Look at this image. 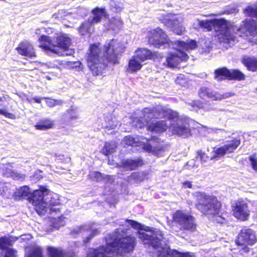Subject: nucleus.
Returning a JSON list of instances; mask_svg holds the SVG:
<instances>
[{
	"label": "nucleus",
	"instance_id": "obj_44",
	"mask_svg": "<svg viewBox=\"0 0 257 257\" xmlns=\"http://www.w3.org/2000/svg\"><path fill=\"white\" fill-rule=\"evenodd\" d=\"M91 178L93 181L99 182L103 179L102 174L98 171L94 172L91 176Z\"/></svg>",
	"mask_w": 257,
	"mask_h": 257
},
{
	"label": "nucleus",
	"instance_id": "obj_53",
	"mask_svg": "<svg viewBox=\"0 0 257 257\" xmlns=\"http://www.w3.org/2000/svg\"><path fill=\"white\" fill-rule=\"evenodd\" d=\"M183 184L185 187H187L188 188H192V184L191 182L186 181L183 183Z\"/></svg>",
	"mask_w": 257,
	"mask_h": 257
},
{
	"label": "nucleus",
	"instance_id": "obj_11",
	"mask_svg": "<svg viewBox=\"0 0 257 257\" xmlns=\"http://www.w3.org/2000/svg\"><path fill=\"white\" fill-rule=\"evenodd\" d=\"M45 194L41 191L34 190L31 193L28 200L34 206L35 210L40 215H44L47 211V203L44 200Z\"/></svg>",
	"mask_w": 257,
	"mask_h": 257
},
{
	"label": "nucleus",
	"instance_id": "obj_37",
	"mask_svg": "<svg viewBox=\"0 0 257 257\" xmlns=\"http://www.w3.org/2000/svg\"><path fill=\"white\" fill-rule=\"evenodd\" d=\"M246 17L254 18L257 19V7L251 5L247 6L243 11Z\"/></svg>",
	"mask_w": 257,
	"mask_h": 257
},
{
	"label": "nucleus",
	"instance_id": "obj_7",
	"mask_svg": "<svg viewBox=\"0 0 257 257\" xmlns=\"http://www.w3.org/2000/svg\"><path fill=\"white\" fill-rule=\"evenodd\" d=\"M239 37L250 41L249 37H257V21L252 19H245L238 27Z\"/></svg>",
	"mask_w": 257,
	"mask_h": 257
},
{
	"label": "nucleus",
	"instance_id": "obj_12",
	"mask_svg": "<svg viewBox=\"0 0 257 257\" xmlns=\"http://www.w3.org/2000/svg\"><path fill=\"white\" fill-rule=\"evenodd\" d=\"M149 113L152 114L153 117L155 118H161L174 120L179 117V114L177 111L163 106L149 109Z\"/></svg>",
	"mask_w": 257,
	"mask_h": 257
},
{
	"label": "nucleus",
	"instance_id": "obj_45",
	"mask_svg": "<svg viewBox=\"0 0 257 257\" xmlns=\"http://www.w3.org/2000/svg\"><path fill=\"white\" fill-rule=\"evenodd\" d=\"M63 101L61 100H56V99H50L47 102L48 106L50 107H53L55 106L58 105H61Z\"/></svg>",
	"mask_w": 257,
	"mask_h": 257
},
{
	"label": "nucleus",
	"instance_id": "obj_29",
	"mask_svg": "<svg viewBox=\"0 0 257 257\" xmlns=\"http://www.w3.org/2000/svg\"><path fill=\"white\" fill-rule=\"evenodd\" d=\"M30 194L29 187L27 186H24L15 192L14 196L16 200H22L26 198L28 199Z\"/></svg>",
	"mask_w": 257,
	"mask_h": 257
},
{
	"label": "nucleus",
	"instance_id": "obj_47",
	"mask_svg": "<svg viewBox=\"0 0 257 257\" xmlns=\"http://www.w3.org/2000/svg\"><path fill=\"white\" fill-rule=\"evenodd\" d=\"M187 45L186 48L190 49L191 50L194 49L197 46L196 42L195 40H190L188 43H185Z\"/></svg>",
	"mask_w": 257,
	"mask_h": 257
},
{
	"label": "nucleus",
	"instance_id": "obj_58",
	"mask_svg": "<svg viewBox=\"0 0 257 257\" xmlns=\"http://www.w3.org/2000/svg\"><path fill=\"white\" fill-rule=\"evenodd\" d=\"M6 101V97L5 96H0V106L3 105L2 102Z\"/></svg>",
	"mask_w": 257,
	"mask_h": 257
},
{
	"label": "nucleus",
	"instance_id": "obj_31",
	"mask_svg": "<svg viewBox=\"0 0 257 257\" xmlns=\"http://www.w3.org/2000/svg\"><path fill=\"white\" fill-rule=\"evenodd\" d=\"M43 248L39 245H34L30 247L25 257H44Z\"/></svg>",
	"mask_w": 257,
	"mask_h": 257
},
{
	"label": "nucleus",
	"instance_id": "obj_38",
	"mask_svg": "<svg viewBox=\"0 0 257 257\" xmlns=\"http://www.w3.org/2000/svg\"><path fill=\"white\" fill-rule=\"evenodd\" d=\"M197 156L200 159V161L202 163H204L208 161L209 160H212L211 157L207 156L204 152L199 150L197 152Z\"/></svg>",
	"mask_w": 257,
	"mask_h": 257
},
{
	"label": "nucleus",
	"instance_id": "obj_39",
	"mask_svg": "<svg viewBox=\"0 0 257 257\" xmlns=\"http://www.w3.org/2000/svg\"><path fill=\"white\" fill-rule=\"evenodd\" d=\"M125 222L130 225L133 228L136 229H142V226L140 223L134 220L126 219Z\"/></svg>",
	"mask_w": 257,
	"mask_h": 257
},
{
	"label": "nucleus",
	"instance_id": "obj_2",
	"mask_svg": "<svg viewBox=\"0 0 257 257\" xmlns=\"http://www.w3.org/2000/svg\"><path fill=\"white\" fill-rule=\"evenodd\" d=\"M137 244L134 236L127 235L114 238L112 241L91 248L85 257H118L132 252Z\"/></svg>",
	"mask_w": 257,
	"mask_h": 257
},
{
	"label": "nucleus",
	"instance_id": "obj_33",
	"mask_svg": "<svg viewBox=\"0 0 257 257\" xmlns=\"http://www.w3.org/2000/svg\"><path fill=\"white\" fill-rule=\"evenodd\" d=\"M245 79V75L236 69H229V80L242 81Z\"/></svg>",
	"mask_w": 257,
	"mask_h": 257
},
{
	"label": "nucleus",
	"instance_id": "obj_50",
	"mask_svg": "<svg viewBox=\"0 0 257 257\" xmlns=\"http://www.w3.org/2000/svg\"><path fill=\"white\" fill-rule=\"evenodd\" d=\"M130 178H131L132 179H133L134 180L136 181H141L140 179V173L139 172H134L131 174V175L130 176Z\"/></svg>",
	"mask_w": 257,
	"mask_h": 257
},
{
	"label": "nucleus",
	"instance_id": "obj_55",
	"mask_svg": "<svg viewBox=\"0 0 257 257\" xmlns=\"http://www.w3.org/2000/svg\"><path fill=\"white\" fill-rule=\"evenodd\" d=\"M103 151V154L105 156H107L110 154V151L107 149V147L106 145L104 146Z\"/></svg>",
	"mask_w": 257,
	"mask_h": 257
},
{
	"label": "nucleus",
	"instance_id": "obj_26",
	"mask_svg": "<svg viewBox=\"0 0 257 257\" xmlns=\"http://www.w3.org/2000/svg\"><path fill=\"white\" fill-rule=\"evenodd\" d=\"M54 123L53 121L49 118H44L40 119L34 125L35 128L37 130L44 131L52 128L54 127Z\"/></svg>",
	"mask_w": 257,
	"mask_h": 257
},
{
	"label": "nucleus",
	"instance_id": "obj_15",
	"mask_svg": "<svg viewBox=\"0 0 257 257\" xmlns=\"http://www.w3.org/2000/svg\"><path fill=\"white\" fill-rule=\"evenodd\" d=\"M54 49L56 52L54 53L57 54L60 56H63V52L68 50L69 47L71 44V39L70 38L63 34H59L54 37Z\"/></svg>",
	"mask_w": 257,
	"mask_h": 257
},
{
	"label": "nucleus",
	"instance_id": "obj_52",
	"mask_svg": "<svg viewBox=\"0 0 257 257\" xmlns=\"http://www.w3.org/2000/svg\"><path fill=\"white\" fill-rule=\"evenodd\" d=\"M176 254L179 255V257H189L190 256L189 252H180L176 250L175 251Z\"/></svg>",
	"mask_w": 257,
	"mask_h": 257
},
{
	"label": "nucleus",
	"instance_id": "obj_6",
	"mask_svg": "<svg viewBox=\"0 0 257 257\" xmlns=\"http://www.w3.org/2000/svg\"><path fill=\"white\" fill-rule=\"evenodd\" d=\"M172 220L181 227L182 230H193L196 228L194 217L178 210L173 214Z\"/></svg>",
	"mask_w": 257,
	"mask_h": 257
},
{
	"label": "nucleus",
	"instance_id": "obj_25",
	"mask_svg": "<svg viewBox=\"0 0 257 257\" xmlns=\"http://www.w3.org/2000/svg\"><path fill=\"white\" fill-rule=\"evenodd\" d=\"M214 73V78L217 81H221L226 79L229 80V69L225 67L215 69Z\"/></svg>",
	"mask_w": 257,
	"mask_h": 257
},
{
	"label": "nucleus",
	"instance_id": "obj_19",
	"mask_svg": "<svg viewBox=\"0 0 257 257\" xmlns=\"http://www.w3.org/2000/svg\"><path fill=\"white\" fill-rule=\"evenodd\" d=\"M91 12L93 16L90 20L94 24L100 23L103 17L105 19L109 18V15L105 7H96L91 11Z\"/></svg>",
	"mask_w": 257,
	"mask_h": 257
},
{
	"label": "nucleus",
	"instance_id": "obj_62",
	"mask_svg": "<svg viewBox=\"0 0 257 257\" xmlns=\"http://www.w3.org/2000/svg\"><path fill=\"white\" fill-rule=\"evenodd\" d=\"M172 257H175V256H174V255H173V256H172Z\"/></svg>",
	"mask_w": 257,
	"mask_h": 257
},
{
	"label": "nucleus",
	"instance_id": "obj_59",
	"mask_svg": "<svg viewBox=\"0 0 257 257\" xmlns=\"http://www.w3.org/2000/svg\"><path fill=\"white\" fill-rule=\"evenodd\" d=\"M33 99L37 103H40L41 102V99L40 98H34Z\"/></svg>",
	"mask_w": 257,
	"mask_h": 257
},
{
	"label": "nucleus",
	"instance_id": "obj_27",
	"mask_svg": "<svg viewBox=\"0 0 257 257\" xmlns=\"http://www.w3.org/2000/svg\"><path fill=\"white\" fill-rule=\"evenodd\" d=\"M173 133L178 136L187 137L191 135V129L185 125L177 124L173 127Z\"/></svg>",
	"mask_w": 257,
	"mask_h": 257
},
{
	"label": "nucleus",
	"instance_id": "obj_60",
	"mask_svg": "<svg viewBox=\"0 0 257 257\" xmlns=\"http://www.w3.org/2000/svg\"><path fill=\"white\" fill-rule=\"evenodd\" d=\"M118 21L119 22H120L121 23H122V21H121V19H120V18H119V19H118Z\"/></svg>",
	"mask_w": 257,
	"mask_h": 257
},
{
	"label": "nucleus",
	"instance_id": "obj_54",
	"mask_svg": "<svg viewBox=\"0 0 257 257\" xmlns=\"http://www.w3.org/2000/svg\"><path fill=\"white\" fill-rule=\"evenodd\" d=\"M37 191H41L43 194H45V193L47 192L48 191V189L46 188V187L43 186H40V189L36 190Z\"/></svg>",
	"mask_w": 257,
	"mask_h": 257
},
{
	"label": "nucleus",
	"instance_id": "obj_34",
	"mask_svg": "<svg viewBox=\"0 0 257 257\" xmlns=\"http://www.w3.org/2000/svg\"><path fill=\"white\" fill-rule=\"evenodd\" d=\"M138 234L139 238L144 242V244H149L154 247H156V245L154 243L155 238L153 235H148L143 231H139Z\"/></svg>",
	"mask_w": 257,
	"mask_h": 257
},
{
	"label": "nucleus",
	"instance_id": "obj_18",
	"mask_svg": "<svg viewBox=\"0 0 257 257\" xmlns=\"http://www.w3.org/2000/svg\"><path fill=\"white\" fill-rule=\"evenodd\" d=\"M15 49L21 56L30 58L36 57L33 45L27 40L21 41Z\"/></svg>",
	"mask_w": 257,
	"mask_h": 257
},
{
	"label": "nucleus",
	"instance_id": "obj_61",
	"mask_svg": "<svg viewBox=\"0 0 257 257\" xmlns=\"http://www.w3.org/2000/svg\"><path fill=\"white\" fill-rule=\"evenodd\" d=\"M255 89H256V91H257V88H256Z\"/></svg>",
	"mask_w": 257,
	"mask_h": 257
},
{
	"label": "nucleus",
	"instance_id": "obj_42",
	"mask_svg": "<svg viewBox=\"0 0 257 257\" xmlns=\"http://www.w3.org/2000/svg\"><path fill=\"white\" fill-rule=\"evenodd\" d=\"M0 115H4L6 117L12 119H15L16 118V116L15 114L8 112L6 109L4 108H0Z\"/></svg>",
	"mask_w": 257,
	"mask_h": 257
},
{
	"label": "nucleus",
	"instance_id": "obj_17",
	"mask_svg": "<svg viewBox=\"0 0 257 257\" xmlns=\"http://www.w3.org/2000/svg\"><path fill=\"white\" fill-rule=\"evenodd\" d=\"M199 97L205 101H217L224 98V95L215 92L206 87H201L198 91Z\"/></svg>",
	"mask_w": 257,
	"mask_h": 257
},
{
	"label": "nucleus",
	"instance_id": "obj_14",
	"mask_svg": "<svg viewBox=\"0 0 257 257\" xmlns=\"http://www.w3.org/2000/svg\"><path fill=\"white\" fill-rule=\"evenodd\" d=\"M233 215L237 219L245 221L249 216L248 204L243 200L237 201L232 206Z\"/></svg>",
	"mask_w": 257,
	"mask_h": 257
},
{
	"label": "nucleus",
	"instance_id": "obj_43",
	"mask_svg": "<svg viewBox=\"0 0 257 257\" xmlns=\"http://www.w3.org/2000/svg\"><path fill=\"white\" fill-rule=\"evenodd\" d=\"M175 82L181 86H184L187 83V79L184 75L180 74L175 79Z\"/></svg>",
	"mask_w": 257,
	"mask_h": 257
},
{
	"label": "nucleus",
	"instance_id": "obj_56",
	"mask_svg": "<svg viewBox=\"0 0 257 257\" xmlns=\"http://www.w3.org/2000/svg\"><path fill=\"white\" fill-rule=\"evenodd\" d=\"M98 233H99V231H98V230L97 229H94L89 234L93 238V237H94L95 235H96Z\"/></svg>",
	"mask_w": 257,
	"mask_h": 257
},
{
	"label": "nucleus",
	"instance_id": "obj_1",
	"mask_svg": "<svg viewBox=\"0 0 257 257\" xmlns=\"http://www.w3.org/2000/svg\"><path fill=\"white\" fill-rule=\"evenodd\" d=\"M119 45L116 40L111 39L104 45V53L98 44L93 43L89 45L85 56L87 66L94 76L101 75L108 67V63L113 64L119 63L116 50Z\"/></svg>",
	"mask_w": 257,
	"mask_h": 257
},
{
	"label": "nucleus",
	"instance_id": "obj_5",
	"mask_svg": "<svg viewBox=\"0 0 257 257\" xmlns=\"http://www.w3.org/2000/svg\"><path fill=\"white\" fill-rule=\"evenodd\" d=\"M240 143L241 140L238 137L232 138L231 140L226 141L223 146L213 148L214 154L211 159H215L223 157L226 154L233 153Z\"/></svg>",
	"mask_w": 257,
	"mask_h": 257
},
{
	"label": "nucleus",
	"instance_id": "obj_51",
	"mask_svg": "<svg viewBox=\"0 0 257 257\" xmlns=\"http://www.w3.org/2000/svg\"><path fill=\"white\" fill-rule=\"evenodd\" d=\"M143 148L146 151L151 152L153 151L152 145L149 143H147L144 145Z\"/></svg>",
	"mask_w": 257,
	"mask_h": 257
},
{
	"label": "nucleus",
	"instance_id": "obj_36",
	"mask_svg": "<svg viewBox=\"0 0 257 257\" xmlns=\"http://www.w3.org/2000/svg\"><path fill=\"white\" fill-rule=\"evenodd\" d=\"M65 120L68 123H70L71 122L78 118V116L73 108L67 109L65 113Z\"/></svg>",
	"mask_w": 257,
	"mask_h": 257
},
{
	"label": "nucleus",
	"instance_id": "obj_30",
	"mask_svg": "<svg viewBox=\"0 0 257 257\" xmlns=\"http://www.w3.org/2000/svg\"><path fill=\"white\" fill-rule=\"evenodd\" d=\"M48 257H66V253L62 249L53 246H49L47 248Z\"/></svg>",
	"mask_w": 257,
	"mask_h": 257
},
{
	"label": "nucleus",
	"instance_id": "obj_22",
	"mask_svg": "<svg viewBox=\"0 0 257 257\" xmlns=\"http://www.w3.org/2000/svg\"><path fill=\"white\" fill-rule=\"evenodd\" d=\"M241 63L249 71H257V58L253 56H244L241 60Z\"/></svg>",
	"mask_w": 257,
	"mask_h": 257
},
{
	"label": "nucleus",
	"instance_id": "obj_16",
	"mask_svg": "<svg viewBox=\"0 0 257 257\" xmlns=\"http://www.w3.org/2000/svg\"><path fill=\"white\" fill-rule=\"evenodd\" d=\"M189 58L187 54L182 51L178 50L177 53H169L166 58L168 67H176L182 61H186Z\"/></svg>",
	"mask_w": 257,
	"mask_h": 257
},
{
	"label": "nucleus",
	"instance_id": "obj_57",
	"mask_svg": "<svg viewBox=\"0 0 257 257\" xmlns=\"http://www.w3.org/2000/svg\"><path fill=\"white\" fill-rule=\"evenodd\" d=\"M92 238V237H91V235H90V234H89L85 238V240H84V242L85 243H87L89 242Z\"/></svg>",
	"mask_w": 257,
	"mask_h": 257
},
{
	"label": "nucleus",
	"instance_id": "obj_13",
	"mask_svg": "<svg viewBox=\"0 0 257 257\" xmlns=\"http://www.w3.org/2000/svg\"><path fill=\"white\" fill-rule=\"evenodd\" d=\"M257 241L254 232L249 228L241 229L235 240L236 244L242 246L245 244L252 245Z\"/></svg>",
	"mask_w": 257,
	"mask_h": 257
},
{
	"label": "nucleus",
	"instance_id": "obj_20",
	"mask_svg": "<svg viewBox=\"0 0 257 257\" xmlns=\"http://www.w3.org/2000/svg\"><path fill=\"white\" fill-rule=\"evenodd\" d=\"M134 56L141 62H143L148 59H155L157 55L147 48H138L135 51Z\"/></svg>",
	"mask_w": 257,
	"mask_h": 257
},
{
	"label": "nucleus",
	"instance_id": "obj_35",
	"mask_svg": "<svg viewBox=\"0 0 257 257\" xmlns=\"http://www.w3.org/2000/svg\"><path fill=\"white\" fill-rule=\"evenodd\" d=\"M94 24L92 23L90 20H87L83 22L78 27L79 32L82 35H85L87 33H90L91 27Z\"/></svg>",
	"mask_w": 257,
	"mask_h": 257
},
{
	"label": "nucleus",
	"instance_id": "obj_21",
	"mask_svg": "<svg viewBox=\"0 0 257 257\" xmlns=\"http://www.w3.org/2000/svg\"><path fill=\"white\" fill-rule=\"evenodd\" d=\"M38 41L40 47L44 50L50 51L53 53L57 52L54 49V37L52 39L50 37L43 35L39 37Z\"/></svg>",
	"mask_w": 257,
	"mask_h": 257
},
{
	"label": "nucleus",
	"instance_id": "obj_9",
	"mask_svg": "<svg viewBox=\"0 0 257 257\" xmlns=\"http://www.w3.org/2000/svg\"><path fill=\"white\" fill-rule=\"evenodd\" d=\"M160 21L165 26L171 28L172 31L176 35H182L186 31L185 27L179 22L176 14L168 13L163 15L160 18Z\"/></svg>",
	"mask_w": 257,
	"mask_h": 257
},
{
	"label": "nucleus",
	"instance_id": "obj_28",
	"mask_svg": "<svg viewBox=\"0 0 257 257\" xmlns=\"http://www.w3.org/2000/svg\"><path fill=\"white\" fill-rule=\"evenodd\" d=\"M143 65L134 56L129 60L126 71L129 73H135L141 70Z\"/></svg>",
	"mask_w": 257,
	"mask_h": 257
},
{
	"label": "nucleus",
	"instance_id": "obj_4",
	"mask_svg": "<svg viewBox=\"0 0 257 257\" xmlns=\"http://www.w3.org/2000/svg\"><path fill=\"white\" fill-rule=\"evenodd\" d=\"M146 38L150 46L157 48L169 46L171 43L166 32L160 27L149 31Z\"/></svg>",
	"mask_w": 257,
	"mask_h": 257
},
{
	"label": "nucleus",
	"instance_id": "obj_3",
	"mask_svg": "<svg viewBox=\"0 0 257 257\" xmlns=\"http://www.w3.org/2000/svg\"><path fill=\"white\" fill-rule=\"evenodd\" d=\"M196 197L195 207L204 215L211 217H220L222 203L216 196L209 195L204 192H199L197 193Z\"/></svg>",
	"mask_w": 257,
	"mask_h": 257
},
{
	"label": "nucleus",
	"instance_id": "obj_46",
	"mask_svg": "<svg viewBox=\"0 0 257 257\" xmlns=\"http://www.w3.org/2000/svg\"><path fill=\"white\" fill-rule=\"evenodd\" d=\"M110 10L113 13H119L121 12L122 8L115 4L110 6Z\"/></svg>",
	"mask_w": 257,
	"mask_h": 257
},
{
	"label": "nucleus",
	"instance_id": "obj_32",
	"mask_svg": "<svg viewBox=\"0 0 257 257\" xmlns=\"http://www.w3.org/2000/svg\"><path fill=\"white\" fill-rule=\"evenodd\" d=\"M16 239H13L11 236H4L0 237V249L5 250L12 246Z\"/></svg>",
	"mask_w": 257,
	"mask_h": 257
},
{
	"label": "nucleus",
	"instance_id": "obj_41",
	"mask_svg": "<svg viewBox=\"0 0 257 257\" xmlns=\"http://www.w3.org/2000/svg\"><path fill=\"white\" fill-rule=\"evenodd\" d=\"M17 250L13 248L5 250L4 257H17Z\"/></svg>",
	"mask_w": 257,
	"mask_h": 257
},
{
	"label": "nucleus",
	"instance_id": "obj_23",
	"mask_svg": "<svg viewBox=\"0 0 257 257\" xmlns=\"http://www.w3.org/2000/svg\"><path fill=\"white\" fill-rule=\"evenodd\" d=\"M121 165L123 168L132 171L137 169L138 167L143 166L144 162L142 159H126L121 162Z\"/></svg>",
	"mask_w": 257,
	"mask_h": 257
},
{
	"label": "nucleus",
	"instance_id": "obj_8",
	"mask_svg": "<svg viewBox=\"0 0 257 257\" xmlns=\"http://www.w3.org/2000/svg\"><path fill=\"white\" fill-rule=\"evenodd\" d=\"M219 30L217 34L218 38L220 42L228 44L230 42H234L237 40L239 33L238 27L233 25H228L227 21L226 20V24L221 29H218Z\"/></svg>",
	"mask_w": 257,
	"mask_h": 257
},
{
	"label": "nucleus",
	"instance_id": "obj_10",
	"mask_svg": "<svg viewBox=\"0 0 257 257\" xmlns=\"http://www.w3.org/2000/svg\"><path fill=\"white\" fill-rule=\"evenodd\" d=\"M198 24H193V28L197 31L211 32L213 29H221L226 24V20L223 18L200 20L197 19Z\"/></svg>",
	"mask_w": 257,
	"mask_h": 257
},
{
	"label": "nucleus",
	"instance_id": "obj_48",
	"mask_svg": "<svg viewBox=\"0 0 257 257\" xmlns=\"http://www.w3.org/2000/svg\"><path fill=\"white\" fill-rule=\"evenodd\" d=\"M173 255V252L170 253L169 252L161 250L159 251L157 257H172Z\"/></svg>",
	"mask_w": 257,
	"mask_h": 257
},
{
	"label": "nucleus",
	"instance_id": "obj_40",
	"mask_svg": "<svg viewBox=\"0 0 257 257\" xmlns=\"http://www.w3.org/2000/svg\"><path fill=\"white\" fill-rule=\"evenodd\" d=\"M248 159L250 161L252 169L257 172V158L256 157V153L250 155L248 157Z\"/></svg>",
	"mask_w": 257,
	"mask_h": 257
},
{
	"label": "nucleus",
	"instance_id": "obj_24",
	"mask_svg": "<svg viewBox=\"0 0 257 257\" xmlns=\"http://www.w3.org/2000/svg\"><path fill=\"white\" fill-rule=\"evenodd\" d=\"M167 125L164 120H159L152 122L147 126V130L157 133H163L167 130Z\"/></svg>",
	"mask_w": 257,
	"mask_h": 257
},
{
	"label": "nucleus",
	"instance_id": "obj_49",
	"mask_svg": "<svg viewBox=\"0 0 257 257\" xmlns=\"http://www.w3.org/2000/svg\"><path fill=\"white\" fill-rule=\"evenodd\" d=\"M136 125L139 128H143L145 126V120L137 118Z\"/></svg>",
	"mask_w": 257,
	"mask_h": 257
}]
</instances>
